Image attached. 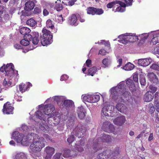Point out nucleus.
<instances>
[{
	"mask_svg": "<svg viewBox=\"0 0 159 159\" xmlns=\"http://www.w3.org/2000/svg\"><path fill=\"white\" fill-rule=\"evenodd\" d=\"M32 137L33 142L30 146V148L32 156L34 157L32 155L33 153L40 152L45 146V140L43 137L31 132L30 134H28L27 138L23 134L15 131L12 133L11 138L17 143H20L22 145L27 146L31 142V139Z\"/></svg>",
	"mask_w": 159,
	"mask_h": 159,
	"instance_id": "obj_1",
	"label": "nucleus"
},
{
	"mask_svg": "<svg viewBox=\"0 0 159 159\" xmlns=\"http://www.w3.org/2000/svg\"><path fill=\"white\" fill-rule=\"evenodd\" d=\"M125 87V82L122 81L116 86L111 88L110 91L111 98L116 102H118L116 107V109L121 113L126 114L128 112V108L124 104L120 102H125L131 99L130 93L127 90Z\"/></svg>",
	"mask_w": 159,
	"mask_h": 159,
	"instance_id": "obj_2",
	"label": "nucleus"
},
{
	"mask_svg": "<svg viewBox=\"0 0 159 159\" xmlns=\"http://www.w3.org/2000/svg\"><path fill=\"white\" fill-rule=\"evenodd\" d=\"M38 110L36 112V115L39 120H35L36 122H39V128L42 130L49 131L48 127L47 122L49 121L48 119L52 117H53L54 120L57 119V122L59 123L60 122V117L58 112L56 113L57 116H55L52 113L55 109L54 106L51 104L43 105V104L38 106Z\"/></svg>",
	"mask_w": 159,
	"mask_h": 159,
	"instance_id": "obj_3",
	"label": "nucleus"
},
{
	"mask_svg": "<svg viewBox=\"0 0 159 159\" xmlns=\"http://www.w3.org/2000/svg\"><path fill=\"white\" fill-rule=\"evenodd\" d=\"M86 132V129L84 127L78 125L72 131L71 134L69 136L67 139V141L69 144L71 143L74 140V134L78 138H81L83 136L84 134Z\"/></svg>",
	"mask_w": 159,
	"mask_h": 159,
	"instance_id": "obj_4",
	"label": "nucleus"
},
{
	"mask_svg": "<svg viewBox=\"0 0 159 159\" xmlns=\"http://www.w3.org/2000/svg\"><path fill=\"white\" fill-rule=\"evenodd\" d=\"M15 76L11 75L10 77L6 76L2 84L3 86L6 88H8L15 85L17 82L19 76L17 71H15Z\"/></svg>",
	"mask_w": 159,
	"mask_h": 159,
	"instance_id": "obj_5",
	"label": "nucleus"
},
{
	"mask_svg": "<svg viewBox=\"0 0 159 159\" xmlns=\"http://www.w3.org/2000/svg\"><path fill=\"white\" fill-rule=\"evenodd\" d=\"M43 37L41 38V42L43 46H47L52 42V35L50 31L45 28H43L42 30Z\"/></svg>",
	"mask_w": 159,
	"mask_h": 159,
	"instance_id": "obj_6",
	"label": "nucleus"
},
{
	"mask_svg": "<svg viewBox=\"0 0 159 159\" xmlns=\"http://www.w3.org/2000/svg\"><path fill=\"white\" fill-rule=\"evenodd\" d=\"M114 106L110 105H107L106 103H104L102 110L103 114L106 116L113 117L116 116L117 112L116 111Z\"/></svg>",
	"mask_w": 159,
	"mask_h": 159,
	"instance_id": "obj_7",
	"label": "nucleus"
},
{
	"mask_svg": "<svg viewBox=\"0 0 159 159\" xmlns=\"http://www.w3.org/2000/svg\"><path fill=\"white\" fill-rule=\"evenodd\" d=\"M14 66L12 63L7 64L6 66L5 64L0 68L1 71L5 72V75L6 76L10 77L11 75L15 76V71H17L14 70Z\"/></svg>",
	"mask_w": 159,
	"mask_h": 159,
	"instance_id": "obj_8",
	"label": "nucleus"
},
{
	"mask_svg": "<svg viewBox=\"0 0 159 159\" xmlns=\"http://www.w3.org/2000/svg\"><path fill=\"white\" fill-rule=\"evenodd\" d=\"M82 99L84 101L90 103L98 102L100 99L99 94H84L82 95Z\"/></svg>",
	"mask_w": 159,
	"mask_h": 159,
	"instance_id": "obj_9",
	"label": "nucleus"
},
{
	"mask_svg": "<svg viewBox=\"0 0 159 159\" xmlns=\"http://www.w3.org/2000/svg\"><path fill=\"white\" fill-rule=\"evenodd\" d=\"M118 38V41L124 44H126L129 42H133V34L125 33L120 35Z\"/></svg>",
	"mask_w": 159,
	"mask_h": 159,
	"instance_id": "obj_10",
	"label": "nucleus"
},
{
	"mask_svg": "<svg viewBox=\"0 0 159 159\" xmlns=\"http://www.w3.org/2000/svg\"><path fill=\"white\" fill-rule=\"evenodd\" d=\"M120 2L121 3L124 4V5H122V4H121L120 3V4L117 3L116 6H119L116 9L115 12H124L125 11V7L126 6H129L132 5L133 0H126L125 2L126 3V5L124 2H122L120 1Z\"/></svg>",
	"mask_w": 159,
	"mask_h": 159,
	"instance_id": "obj_11",
	"label": "nucleus"
},
{
	"mask_svg": "<svg viewBox=\"0 0 159 159\" xmlns=\"http://www.w3.org/2000/svg\"><path fill=\"white\" fill-rule=\"evenodd\" d=\"M150 44L153 45L159 43V31L151 33Z\"/></svg>",
	"mask_w": 159,
	"mask_h": 159,
	"instance_id": "obj_12",
	"label": "nucleus"
},
{
	"mask_svg": "<svg viewBox=\"0 0 159 159\" xmlns=\"http://www.w3.org/2000/svg\"><path fill=\"white\" fill-rule=\"evenodd\" d=\"M102 129L104 131L108 133L113 132L115 129L114 125L107 121L103 123Z\"/></svg>",
	"mask_w": 159,
	"mask_h": 159,
	"instance_id": "obj_13",
	"label": "nucleus"
},
{
	"mask_svg": "<svg viewBox=\"0 0 159 159\" xmlns=\"http://www.w3.org/2000/svg\"><path fill=\"white\" fill-rule=\"evenodd\" d=\"M102 129L104 131L108 133L113 132L115 129L114 125L107 121L103 123Z\"/></svg>",
	"mask_w": 159,
	"mask_h": 159,
	"instance_id": "obj_14",
	"label": "nucleus"
},
{
	"mask_svg": "<svg viewBox=\"0 0 159 159\" xmlns=\"http://www.w3.org/2000/svg\"><path fill=\"white\" fill-rule=\"evenodd\" d=\"M66 98L62 96H55L52 98L48 99L45 102L48 103L51 102L53 100L56 102L58 104H62L64 100H65Z\"/></svg>",
	"mask_w": 159,
	"mask_h": 159,
	"instance_id": "obj_15",
	"label": "nucleus"
},
{
	"mask_svg": "<svg viewBox=\"0 0 159 159\" xmlns=\"http://www.w3.org/2000/svg\"><path fill=\"white\" fill-rule=\"evenodd\" d=\"M20 32L21 34L24 35V38H26L28 37L29 39H32V34H29L31 32V30L29 28L23 27L20 29Z\"/></svg>",
	"mask_w": 159,
	"mask_h": 159,
	"instance_id": "obj_16",
	"label": "nucleus"
},
{
	"mask_svg": "<svg viewBox=\"0 0 159 159\" xmlns=\"http://www.w3.org/2000/svg\"><path fill=\"white\" fill-rule=\"evenodd\" d=\"M54 152L55 149L49 146L46 147L44 150V154L46 155L45 159H51Z\"/></svg>",
	"mask_w": 159,
	"mask_h": 159,
	"instance_id": "obj_17",
	"label": "nucleus"
},
{
	"mask_svg": "<svg viewBox=\"0 0 159 159\" xmlns=\"http://www.w3.org/2000/svg\"><path fill=\"white\" fill-rule=\"evenodd\" d=\"M13 109L14 108L11 106V104L7 102L3 106V112L4 114H12Z\"/></svg>",
	"mask_w": 159,
	"mask_h": 159,
	"instance_id": "obj_18",
	"label": "nucleus"
},
{
	"mask_svg": "<svg viewBox=\"0 0 159 159\" xmlns=\"http://www.w3.org/2000/svg\"><path fill=\"white\" fill-rule=\"evenodd\" d=\"M152 61V59L150 58H143L138 60V64L143 66H148Z\"/></svg>",
	"mask_w": 159,
	"mask_h": 159,
	"instance_id": "obj_19",
	"label": "nucleus"
},
{
	"mask_svg": "<svg viewBox=\"0 0 159 159\" xmlns=\"http://www.w3.org/2000/svg\"><path fill=\"white\" fill-rule=\"evenodd\" d=\"M126 120L125 117L124 116H121L118 117L114 120L113 122L116 125L120 126L122 125Z\"/></svg>",
	"mask_w": 159,
	"mask_h": 159,
	"instance_id": "obj_20",
	"label": "nucleus"
},
{
	"mask_svg": "<svg viewBox=\"0 0 159 159\" xmlns=\"http://www.w3.org/2000/svg\"><path fill=\"white\" fill-rule=\"evenodd\" d=\"M31 86L32 84L30 82L26 83L25 84L22 83L19 85V88L20 91L23 93Z\"/></svg>",
	"mask_w": 159,
	"mask_h": 159,
	"instance_id": "obj_21",
	"label": "nucleus"
},
{
	"mask_svg": "<svg viewBox=\"0 0 159 159\" xmlns=\"http://www.w3.org/2000/svg\"><path fill=\"white\" fill-rule=\"evenodd\" d=\"M47 27L49 30H51L52 31L56 33L57 31V29L54 27V23L50 20H48L46 21Z\"/></svg>",
	"mask_w": 159,
	"mask_h": 159,
	"instance_id": "obj_22",
	"label": "nucleus"
},
{
	"mask_svg": "<svg viewBox=\"0 0 159 159\" xmlns=\"http://www.w3.org/2000/svg\"><path fill=\"white\" fill-rule=\"evenodd\" d=\"M147 76L149 80L153 83H157L158 82V79L156 75L153 72L148 73Z\"/></svg>",
	"mask_w": 159,
	"mask_h": 159,
	"instance_id": "obj_23",
	"label": "nucleus"
},
{
	"mask_svg": "<svg viewBox=\"0 0 159 159\" xmlns=\"http://www.w3.org/2000/svg\"><path fill=\"white\" fill-rule=\"evenodd\" d=\"M63 102V103L62 104L64 106L66 107V108H73L74 107V102L71 100H66V98L65 100H64Z\"/></svg>",
	"mask_w": 159,
	"mask_h": 159,
	"instance_id": "obj_24",
	"label": "nucleus"
},
{
	"mask_svg": "<svg viewBox=\"0 0 159 159\" xmlns=\"http://www.w3.org/2000/svg\"><path fill=\"white\" fill-rule=\"evenodd\" d=\"M34 6L35 4L33 2L29 1L25 3V9L27 11H30L34 8Z\"/></svg>",
	"mask_w": 159,
	"mask_h": 159,
	"instance_id": "obj_25",
	"label": "nucleus"
},
{
	"mask_svg": "<svg viewBox=\"0 0 159 159\" xmlns=\"http://www.w3.org/2000/svg\"><path fill=\"white\" fill-rule=\"evenodd\" d=\"M84 145V142L80 140V143L77 144H75L74 146L75 149L78 152H81L84 151L83 146Z\"/></svg>",
	"mask_w": 159,
	"mask_h": 159,
	"instance_id": "obj_26",
	"label": "nucleus"
},
{
	"mask_svg": "<svg viewBox=\"0 0 159 159\" xmlns=\"http://www.w3.org/2000/svg\"><path fill=\"white\" fill-rule=\"evenodd\" d=\"M77 17L75 15L73 14L69 18L68 21V23L72 25H77L78 23L77 22Z\"/></svg>",
	"mask_w": 159,
	"mask_h": 159,
	"instance_id": "obj_27",
	"label": "nucleus"
},
{
	"mask_svg": "<svg viewBox=\"0 0 159 159\" xmlns=\"http://www.w3.org/2000/svg\"><path fill=\"white\" fill-rule=\"evenodd\" d=\"M154 94L151 93V91H148L145 94L144 100L145 102H149L152 100Z\"/></svg>",
	"mask_w": 159,
	"mask_h": 159,
	"instance_id": "obj_28",
	"label": "nucleus"
},
{
	"mask_svg": "<svg viewBox=\"0 0 159 159\" xmlns=\"http://www.w3.org/2000/svg\"><path fill=\"white\" fill-rule=\"evenodd\" d=\"M126 83L131 91L133 92L135 90V86L133 81L131 79H128L126 80Z\"/></svg>",
	"mask_w": 159,
	"mask_h": 159,
	"instance_id": "obj_29",
	"label": "nucleus"
},
{
	"mask_svg": "<svg viewBox=\"0 0 159 159\" xmlns=\"http://www.w3.org/2000/svg\"><path fill=\"white\" fill-rule=\"evenodd\" d=\"M78 116L80 119H83L85 116V110L82 106L79 107L77 110Z\"/></svg>",
	"mask_w": 159,
	"mask_h": 159,
	"instance_id": "obj_30",
	"label": "nucleus"
},
{
	"mask_svg": "<svg viewBox=\"0 0 159 159\" xmlns=\"http://www.w3.org/2000/svg\"><path fill=\"white\" fill-rule=\"evenodd\" d=\"M76 154L73 155L71 154L70 151L69 149L64 150L63 153V156L64 157L67 158L69 157H75L77 156Z\"/></svg>",
	"mask_w": 159,
	"mask_h": 159,
	"instance_id": "obj_31",
	"label": "nucleus"
},
{
	"mask_svg": "<svg viewBox=\"0 0 159 159\" xmlns=\"http://www.w3.org/2000/svg\"><path fill=\"white\" fill-rule=\"evenodd\" d=\"M110 152L109 150H107L103 153H100L98 155V158L99 159H107L109 157V154Z\"/></svg>",
	"mask_w": 159,
	"mask_h": 159,
	"instance_id": "obj_32",
	"label": "nucleus"
},
{
	"mask_svg": "<svg viewBox=\"0 0 159 159\" xmlns=\"http://www.w3.org/2000/svg\"><path fill=\"white\" fill-rule=\"evenodd\" d=\"M111 59L109 57L105 58L102 61V64L105 67H108L111 65Z\"/></svg>",
	"mask_w": 159,
	"mask_h": 159,
	"instance_id": "obj_33",
	"label": "nucleus"
},
{
	"mask_svg": "<svg viewBox=\"0 0 159 159\" xmlns=\"http://www.w3.org/2000/svg\"><path fill=\"white\" fill-rule=\"evenodd\" d=\"M32 37H34V38L32 40V43L34 45L37 44L39 42V39L38 37L39 36V34L37 32H33L32 33Z\"/></svg>",
	"mask_w": 159,
	"mask_h": 159,
	"instance_id": "obj_34",
	"label": "nucleus"
},
{
	"mask_svg": "<svg viewBox=\"0 0 159 159\" xmlns=\"http://www.w3.org/2000/svg\"><path fill=\"white\" fill-rule=\"evenodd\" d=\"M100 141L104 142H108L111 141V138L110 136L105 134H102L101 135Z\"/></svg>",
	"mask_w": 159,
	"mask_h": 159,
	"instance_id": "obj_35",
	"label": "nucleus"
},
{
	"mask_svg": "<svg viewBox=\"0 0 159 159\" xmlns=\"http://www.w3.org/2000/svg\"><path fill=\"white\" fill-rule=\"evenodd\" d=\"M15 159H27V155L23 152L18 153L16 155Z\"/></svg>",
	"mask_w": 159,
	"mask_h": 159,
	"instance_id": "obj_36",
	"label": "nucleus"
},
{
	"mask_svg": "<svg viewBox=\"0 0 159 159\" xmlns=\"http://www.w3.org/2000/svg\"><path fill=\"white\" fill-rule=\"evenodd\" d=\"M74 117L73 116L68 117L67 118L65 121L67 123V126L70 127L73 125L74 120Z\"/></svg>",
	"mask_w": 159,
	"mask_h": 159,
	"instance_id": "obj_37",
	"label": "nucleus"
},
{
	"mask_svg": "<svg viewBox=\"0 0 159 159\" xmlns=\"http://www.w3.org/2000/svg\"><path fill=\"white\" fill-rule=\"evenodd\" d=\"M134 67V66L130 62H128L126 64L125 66H123L122 68L126 70H133Z\"/></svg>",
	"mask_w": 159,
	"mask_h": 159,
	"instance_id": "obj_38",
	"label": "nucleus"
},
{
	"mask_svg": "<svg viewBox=\"0 0 159 159\" xmlns=\"http://www.w3.org/2000/svg\"><path fill=\"white\" fill-rule=\"evenodd\" d=\"M26 23L27 25L32 27L35 26L37 24L36 22L32 18L27 20Z\"/></svg>",
	"mask_w": 159,
	"mask_h": 159,
	"instance_id": "obj_39",
	"label": "nucleus"
},
{
	"mask_svg": "<svg viewBox=\"0 0 159 159\" xmlns=\"http://www.w3.org/2000/svg\"><path fill=\"white\" fill-rule=\"evenodd\" d=\"M151 33H144L139 35V39L142 40H144L147 39L148 37H151Z\"/></svg>",
	"mask_w": 159,
	"mask_h": 159,
	"instance_id": "obj_40",
	"label": "nucleus"
},
{
	"mask_svg": "<svg viewBox=\"0 0 159 159\" xmlns=\"http://www.w3.org/2000/svg\"><path fill=\"white\" fill-rule=\"evenodd\" d=\"M31 39H29L28 37L26 38H24V39L20 41V43L24 46H27L30 44V41H31Z\"/></svg>",
	"mask_w": 159,
	"mask_h": 159,
	"instance_id": "obj_41",
	"label": "nucleus"
},
{
	"mask_svg": "<svg viewBox=\"0 0 159 159\" xmlns=\"http://www.w3.org/2000/svg\"><path fill=\"white\" fill-rule=\"evenodd\" d=\"M95 10H96V8L93 7H89L86 9L87 14L92 15L95 14Z\"/></svg>",
	"mask_w": 159,
	"mask_h": 159,
	"instance_id": "obj_42",
	"label": "nucleus"
},
{
	"mask_svg": "<svg viewBox=\"0 0 159 159\" xmlns=\"http://www.w3.org/2000/svg\"><path fill=\"white\" fill-rule=\"evenodd\" d=\"M124 5V4L121 3L119 1H115L112 2L108 3L107 5V7L108 8H111L115 5H116L117 3H119Z\"/></svg>",
	"mask_w": 159,
	"mask_h": 159,
	"instance_id": "obj_43",
	"label": "nucleus"
},
{
	"mask_svg": "<svg viewBox=\"0 0 159 159\" xmlns=\"http://www.w3.org/2000/svg\"><path fill=\"white\" fill-rule=\"evenodd\" d=\"M97 43L100 45L103 44L105 46L107 47L109 49L110 48V45L108 41H106L105 40H101L100 41H98Z\"/></svg>",
	"mask_w": 159,
	"mask_h": 159,
	"instance_id": "obj_44",
	"label": "nucleus"
},
{
	"mask_svg": "<svg viewBox=\"0 0 159 159\" xmlns=\"http://www.w3.org/2000/svg\"><path fill=\"white\" fill-rule=\"evenodd\" d=\"M159 62H157V64H153L151 66V68L154 70L157 71V74L159 75Z\"/></svg>",
	"mask_w": 159,
	"mask_h": 159,
	"instance_id": "obj_45",
	"label": "nucleus"
},
{
	"mask_svg": "<svg viewBox=\"0 0 159 159\" xmlns=\"http://www.w3.org/2000/svg\"><path fill=\"white\" fill-rule=\"evenodd\" d=\"M97 68L95 67L89 69L88 70L89 74V75L93 76L94 74L97 72Z\"/></svg>",
	"mask_w": 159,
	"mask_h": 159,
	"instance_id": "obj_46",
	"label": "nucleus"
},
{
	"mask_svg": "<svg viewBox=\"0 0 159 159\" xmlns=\"http://www.w3.org/2000/svg\"><path fill=\"white\" fill-rule=\"evenodd\" d=\"M19 93L18 92L15 94L14 98L17 101L20 102L22 101V97L19 95Z\"/></svg>",
	"mask_w": 159,
	"mask_h": 159,
	"instance_id": "obj_47",
	"label": "nucleus"
},
{
	"mask_svg": "<svg viewBox=\"0 0 159 159\" xmlns=\"http://www.w3.org/2000/svg\"><path fill=\"white\" fill-rule=\"evenodd\" d=\"M56 20L58 23H61L63 21V19L62 15L57 16L56 18Z\"/></svg>",
	"mask_w": 159,
	"mask_h": 159,
	"instance_id": "obj_48",
	"label": "nucleus"
},
{
	"mask_svg": "<svg viewBox=\"0 0 159 159\" xmlns=\"http://www.w3.org/2000/svg\"><path fill=\"white\" fill-rule=\"evenodd\" d=\"M154 105L156 111L159 112V101L157 100H155Z\"/></svg>",
	"mask_w": 159,
	"mask_h": 159,
	"instance_id": "obj_49",
	"label": "nucleus"
},
{
	"mask_svg": "<svg viewBox=\"0 0 159 159\" xmlns=\"http://www.w3.org/2000/svg\"><path fill=\"white\" fill-rule=\"evenodd\" d=\"M63 5L61 4H57L55 6V9L57 11H59L63 8Z\"/></svg>",
	"mask_w": 159,
	"mask_h": 159,
	"instance_id": "obj_50",
	"label": "nucleus"
},
{
	"mask_svg": "<svg viewBox=\"0 0 159 159\" xmlns=\"http://www.w3.org/2000/svg\"><path fill=\"white\" fill-rule=\"evenodd\" d=\"M140 82L142 85H145L146 84L145 78L143 76H141L140 79Z\"/></svg>",
	"mask_w": 159,
	"mask_h": 159,
	"instance_id": "obj_51",
	"label": "nucleus"
},
{
	"mask_svg": "<svg viewBox=\"0 0 159 159\" xmlns=\"http://www.w3.org/2000/svg\"><path fill=\"white\" fill-rule=\"evenodd\" d=\"M41 12V7L39 6V7H36L34 10V12L36 14H39Z\"/></svg>",
	"mask_w": 159,
	"mask_h": 159,
	"instance_id": "obj_52",
	"label": "nucleus"
},
{
	"mask_svg": "<svg viewBox=\"0 0 159 159\" xmlns=\"http://www.w3.org/2000/svg\"><path fill=\"white\" fill-rule=\"evenodd\" d=\"M150 89L151 91H150L151 92V93H154L157 90V88L153 86L152 85H150L149 86Z\"/></svg>",
	"mask_w": 159,
	"mask_h": 159,
	"instance_id": "obj_53",
	"label": "nucleus"
},
{
	"mask_svg": "<svg viewBox=\"0 0 159 159\" xmlns=\"http://www.w3.org/2000/svg\"><path fill=\"white\" fill-rule=\"evenodd\" d=\"M95 14L97 15H101L103 13V10L101 9H97L95 10Z\"/></svg>",
	"mask_w": 159,
	"mask_h": 159,
	"instance_id": "obj_54",
	"label": "nucleus"
},
{
	"mask_svg": "<svg viewBox=\"0 0 159 159\" xmlns=\"http://www.w3.org/2000/svg\"><path fill=\"white\" fill-rule=\"evenodd\" d=\"M61 154V153H56L53 157L52 159H60Z\"/></svg>",
	"mask_w": 159,
	"mask_h": 159,
	"instance_id": "obj_55",
	"label": "nucleus"
},
{
	"mask_svg": "<svg viewBox=\"0 0 159 159\" xmlns=\"http://www.w3.org/2000/svg\"><path fill=\"white\" fill-rule=\"evenodd\" d=\"M106 53L107 52L104 49H102L99 51L98 54L102 55H105L106 54Z\"/></svg>",
	"mask_w": 159,
	"mask_h": 159,
	"instance_id": "obj_56",
	"label": "nucleus"
},
{
	"mask_svg": "<svg viewBox=\"0 0 159 159\" xmlns=\"http://www.w3.org/2000/svg\"><path fill=\"white\" fill-rule=\"evenodd\" d=\"M68 78V76H67V75H63L61 76L60 80L61 81H65Z\"/></svg>",
	"mask_w": 159,
	"mask_h": 159,
	"instance_id": "obj_57",
	"label": "nucleus"
},
{
	"mask_svg": "<svg viewBox=\"0 0 159 159\" xmlns=\"http://www.w3.org/2000/svg\"><path fill=\"white\" fill-rule=\"evenodd\" d=\"M134 80L136 82H138V75L137 74H134L133 75Z\"/></svg>",
	"mask_w": 159,
	"mask_h": 159,
	"instance_id": "obj_58",
	"label": "nucleus"
},
{
	"mask_svg": "<svg viewBox=\"0 0 159 159\" xmlns=\"http://www.w3.org/2000/svg\"><path fill=\"white\" fill-rule=\"evenodd\" d=\"M87 66L89 67H90L92 66L91 61L89 59H88L85 63Z\"/></svg>",
	"mask_w": 159,
	"mask_h": 159,
	"instance_id": "obj_59",
	"label": "nucleus"
},
{
	"mask_svg": "<svg viewBox=\"0 0 159 159\" xmlns=\"http://www.w3.org/2000/svg\"><path fill=\"white\" fill-rule=\"evenodd\" d=\"M28 129V127L25 125H23L20 128V130L25 131L27 130Z\"/></svg>",
	"mask_w": 159,
	"mask_h": 159,
	"instance_id": "obj_60",
	"label": "nucleus"
},
{
	"mask_svg": "<svg viewBox=\"0 0 159 159\" xmlns=\"http://www.w3.org/2000/svg\"><path fill=\"white\" fill-rule=\"evenodd\" d=\"M139 38V35L136 36L135 35V34H133V39L134 40L133 42L138 41L139 39H140Z\"/></svg>",
	"mask_w": 159,
	"mask_h": 159,
	"instance_id": "obj_61",
	"label": "nucleus"
},
{
	"mask_svg": "<svg viewBox=\"0 0 159 159\" xmlns=\"http://www.w3.org/2000/svg\"><path fill=\"white\" fill-rule=\"evenodd\" d=\"M77 0H70L68 2V5L72 6L74 4L75 2Z\"/></svg>",
	"mask_w": 159,
	"mask_h": 159,
	"instance_id": "obj_62",
	"label": "nucleus"
},
{
	"mask_svg": "<svg viewBox=\"0 0 159 159\" xmlns=\"http://www.w3.org/2000/svg\"><path fill=\"white\" fill-rule=\"evenodd\" d=\"M44 137L47 140H49L50 141H52L51 138L48 134H44Z\"/></svg>",
	"mask_w": 159,
	"mask_h": 159,
	"instance_id": "obj_63",
	"label": "nucleus"
},
{
	"mask_svg": "<svg viewBox=\"0 0 159 159\" xmlns=\"http://www.w3.org/2000/svg\"><path fill=\"white\" fill-rule=\"evenodd\" d=\"M14 47L15 48L19 49L21 48V46L19 44L16 43L14 45Z\"/></svg>",
	"mask_w": 159,
	"mask_h": 159,
	"instance_id": "obj_64",
	"label": "nucleus"
}]
</instances>
